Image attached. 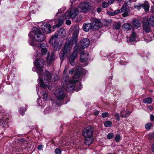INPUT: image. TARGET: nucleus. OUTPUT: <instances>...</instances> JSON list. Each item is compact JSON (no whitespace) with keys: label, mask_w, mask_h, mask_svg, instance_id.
Returning a JSON list of instances; mask_svg holds the SVG:
<instances>
[{"label":"nucleus","mask_w":154,"mask_h":154,"mask_svg":"<svg viewBox=\"0 0 154 154\" xmlns=\"http://www.w3.org/2000/svg\"><path fill=\"white\" fill-rule=\"evenodd\" d=\"M150 11L152 13L154 12V6L153 5L151 7Z\"/></svg>","instance_id":"obj_54"},{"label":"nucleus","mask_w":154,"mask_h":154,"mask_svg":"<svg viewBox=\"0 0 154 154\" xmlns=\"http://www.w3.org/2000/svg\"><path fill=\"white\" fill-rule=\"evenodd\" d=\"M128 10H129V9L127 8V6L125 5H123L122 6L121 9H120L121 13L125 11H128Z\"/></svg>","instance_id":"obj_27"},{"label":"nucleus","mask_w":154,"mask_h":154,"mask_svg":"<svg viewBox=\"0 0 154 154\" xmlns=\"http://www.w3.org/2000/svg\"><path fill=\"white\" fill-rule=\"evenodd\" d=\"M61 105V103L59 101H57L55 102H53L52 103V105L54 106L58 107Z\"/></svg>","instance_id":"obj_32"},{"label":"nucleus","mask_w":154,"mask_h":154,"mask_svg":"<svg viewBox=\"0 0 154 154\" xmlns=\"http://www.w3.org/2000/svg\"><path fill=\"white\" fill-rule=\"evenodd\" d=\"M148 108L150 111H152L153 109V107L151 106H149Z\"/></svg>","instance_id":"obj_56"},{"label":"nucleus","mask_w":154,"mask_h":154,"mask_svg":"<svg viewBox=\"0 0 154 154\" xmlns=\"http://www.w3.org/2000/svg\"><path fill=\"white\" fill-rule=\"evenodd\" d=\"M114 136V134L112 133H109L107 136V138L108 139H112Z\"/></svg>","instance_id":"obj_41"},{"label":"nucleus","mask_w":154,"mask_h":154,"mask_svg":"<svg viewBox=\"0 0 154 154\" xmlns=\"http://www.w3.org/2000/svg\"><path fill=\"white\" fill-rule=\"evenodd\" d=\"M70 43L71 42L69 41L66 42L65 43L64 47L61 50L59 56L61 61L63 60L64 57L68 53L70 52L71 50Z\"/></svg>","instance_id":"obj_7"},{"label":"nucleus","mask_w":154,"mask_h":154,"mask_svg":"<svg viewBox=\"0 0 154 154\" xmlns=\"http://www.w3.org/2000/svg\"><path fill=\"white\" fill-rule=\"evenodd\" d=\"M150 119L151 121L153 122L154 121V116L153 115H151L150 116Z\"/></svg>","instance_id":"obj_48"},{"label":"nucleus","mask_w":154,"mask_h":154,"mask_svg":"<svg viewBox=\"0 0 154 154\" xmlns=\"http://www.w3.org/2000/svg\"><path fill=\"white\" fill-rule=\"evenodd\" d=\"M66 10L65 7H63L60 9L58 11V12L55 15V17H57L58 16V14L60 13H61L64 12V11Z\"/></svg>","instance_id":"obj_31"},{"label":"nucleus","mask_w":154,"mask_h":154,"mask_svg":"<svg viewBox=\"0 0 154 154\" xmlns=\"http://www.w3.org/2000/svg\"><path fill=\"white\" fill-rule=\"evenodd\" d=\"M87 64H85V65H84L85 66H87Z\"/></svg>","instance_id":"obj_61"},{"label":"nucleus","mask_w":154,"mask_h":154,"mask_svg":"<svg viewBox=\"0 0 154 154\" xmlns=\"http://www.w3.org/2000/svg\"><path fill=\"white\" fill-rule=\"evenodd\" d=\"M45 75L44 73L41 77L38 79V83L39 84V87L38 88V85L36 86V90L38 95H39V93L42 96L43 99L44 100H46L48 98V95L47 92L45 91L44 89L48 88L49 89H51V86L49 83V81L53 82L57 80L59 78L56 74H51L48 71H46L45 72Z\"/></svg>","instance_id":"obj_3"},{"label":"nucleus","mask_w":154,"mask_h":154,"mask_svg":"<svg viewBox=\"0 0 154 154\" xmlns=\"http://www.w3.org/2000/svg\"><path fill=\"white\" fill-rule=\"evenodd\" d=\"M93 29L91 23H84L83 26V30L85 32H88L91 29Z\"/></svg>","instance_id":"obj_17"},{"label":"nucleus","mask_w":154,"mask_h":154,"mask_svg":"<svg viewBox=\"0 0 154 154\" xmlns=\"http://www.w3.org/2000/svg\"><path fill=\"white\" fill-rule=\"evenodd\" d=\"M109 115V113L108 112H105L102 113V117L103 118H105L106 117Z\"/></svg>","instance_id":"obj_45"},{"label":"nucleus","mask_w":154,"mask_h":154,"mask_svg":"<svg viewBox=\"0 0 154 154\" xmlns=\"http://www.w3.org/2000/svg\"><path fill=\"white\" fill-rule=\"evenodd\" d=\"M48 46L47 43H42L39 44L38 46V49L40 53L36 52V54L34 55V59L36 58L34 62V64L35 67L32 68L33 71H36L38 74L39 78L44 73L42 72V69L44 64L45 61L43 59L39 58L42 55H45L47 54L46 60L48 63H51L53 61V55L52 54L50 57L49 54L48 52Z\"/></svg>","instance_id":"obj_2"},{"label":"nucleus","mask_w":154,"mask_h":154,"mask_svg":"<svg viewBox=\"0 0 154 154\" xmlns=\"http://www.w3.org/2000/svg\"><path fill=\"white\" fill-rule=\"evenodd\" d=\"M74 69H72L69 70V74H72L73 72H74Z\"/></svg>","instance_id":"obj_51"},{"label":"nucleus","mask_w":154,"mask_h":154,"mask_svg":"<svg viewBox=\"0 0 154 154\" xmlns=\"http://www.w3.org/2000/svg\"><path fill=\"white\" fill-rule=\"evenodd\" d=\"M93 137H85L84 139L85 143L88 145H91L93 141Z\"/></svg>","instance_id":"obj_16"},{"label":"nucleus","mask_w":154,"mask_h":154,"mask_svg":"<svg viewBox=\"0 0 154 154\" xmlns=\"http://www.w3.org/2000/svg\"><path fill=\"white\" fill-rule=\"evenodd\" d=\"M81 54L80 61L82 63L86 62L88 59V54L85 53L83 49H82L80 51Z\"/></svg>","instance_id":"obj_13"},{"label":"nucleus","mask_w":154,"mask_h":154,"mask_svg":"<svg viewBox=\"0 0 154 154\" xmlns=\"http://www.w3.org/2000/svg\"><path fill=\"white\" fill-rule=\"evenodd\" d=\"M55 152L56 154H60L61 150L60 148H57L55 150Z\"/></svg>","instance_id":"obj_42"},{"label":"nucleus","mask_w":154,"mask_h":154,"mask_svg":"<svg viewBox=\"0 0 154 154\" xmlns=\"http://www.w3.org/2000/svg\"><path fill=\"white\" fill-rule=\"evenodd\" d=\"M93 130L91 127H87L83 131V136L85 137H93Z\"/></svg>","instance_id":"obj_11"},{"label":"nucleus","mask_w":154,"mask_h":154,"mask_svg":"<svg viewBox=\"0 0 154 154\" xmlns=\"http://www.w3.org/2000/svg\"><path fill=\"white\" fill-rule=\"evenodd\" d=\"M152 124L151 123H148L146 124L145 125V128L146 129H149L151 127Z\"/></svg>","instance_id":"obj_40"},{"label":"nucleus","mask_w":154,"mask_h":154,"mask_svg":"<svg viewBox=\"0 0 154 154\" xmlns=\"http://www.w3.org/2000/svg\"><path fill=\"white\" fill-rule=\"evenodd\" d=\"M152 4H153V6H154V1L152 2Z\"/></svg>","instance_id":"obj_60"},{"label":"nucleus","mask_w":154,"mask_h":154,"mask_svg":"<svg viewBox=\"0 0 154 154\" xmlns=\"http://www.w3.org/2000/svg\"><path fill=\"white\" fill-rule=\"evenodd\" d=\"M66 68H65L63 72V77L62 79V82L63 86L62 87H59L57 89L55 92V95L57 98L59 100L63 99L65 97V94L64 92V88L68 91H70L73 89L78 91L81 90L82 88V85L81 83L78 82L77 84L79 85L78 87L75 88V85L77 82L76 79H78L81 74L84 72L82 68L78 66L75 70V75L71 80H69L68 75L66 74L67 70L66 71ZM67 70V69H66Z\"/></svg>","instance_id":"obj_1"},{"label":"nucleus","mask_w":154,"mask_h":154,"mask_svg":"<svg viewBox=\"0 0 154 154\" xmlns=\"http://www.w3.org/2000/svg\"><path fill=\"white\" fill-rule=\"evenodd\" d=\"M79 27L78 26L76 25L72 26L71 28V31L74 32H73L79 33Z\"/></svg>","instance_id":"obj_25"},{"label":"nucleus","mask_w":154,"mask_h":154,"mask_svg":"<svg viewBox=\"0 0 154 154\" xmlns=\"http://www.w3.org/2000/svg\"><path fill=\"white\" fill-rule=\"evenodd\" d=\"M19 111L20 112V114L22 116H23L24 114V112L25 111H26V109H23L22 108H20V109L19 110Z\"/></svg>","instance_id":"obj_35"},{"label":"nucleus","mask_w":154,"mask_h":154,"mask_svg":"<svg viewBox=\"0 0 154 154\" xmlns=\"http://www.w3.org/2000/svg\"><path fill=\"white\" fill-rule=\"evenodd\" d=\"M37 106H41L42 107H43L45 105V101L43 100V101H42V100L41 98L39 97L38 98L37 100Z\"/></svg>","instance_id":"obj_22"},{"label":"nucleus","mask_w":154,"mask_h":154,"mask_svg":"<svg viewBox=\"0 0 154 154\" xmlns=\"http://www.w3.org/2000/svg\"><path fill=\"white\" fill-rule=\"evenodd\" d=\"M129 1H133V0H129ZM134 1H135V0H134Z\"/></svg>","instance_id":"obj_63"},{"label":"nucleus","mask_w":154,"mask_h":154,"mask_svg":"<svg viewBox=\"0 0 154 154\" xmlns=\"http://www.w3.org/2000/svg\"><path fill=\"white\" fill-rule=\"evenodd\" d=\"M99 111L97 110H95L94 112V115L97 116L99 114Z\"/></svg>","instance_id":"obj_53"},{"label":"nucleus","mask_w":154,"mask_h":154,"mask_svg":"<svg viewBox=\"0 0 154 154\" xmlns=\"http://www.w3.org/2000/svg\"><path fill=\"white\" fill-rule=\"evenodd\" d=\"M120 136L119 134H117L115 137V141L116 142H119V140L120 139Z\"/></svg>","instance_id":"obj_39"},{"label":"nucleus","mask_w":154,"mask_h":154,"mask_svg":"<svg viewBox=\"0 0 154 154\" xmlns=\"http://www.w3.org/2000/svg\"><path fill=\"white\" fill-rule=\"evenodd\" d=\"M152 101V99L151 97H148L144 99L143 102L146 103L150 104Z\"/></svg>","instance_id":"obj_28"},{"label":"nucleus","mask_w":154,"mask_h":154,"mask_svg":"<svg viewBox=\"0 0 154 154\" xmlns=\"http://www.w3.org/2000/svg\"><path fill=\"white\" fill-rule=\"evenodd\" d=\"M79 2V0H70V2L71 5H74L77 4Z\"/></svg>","instance_id":"obj_33"},{"label":"nucleus","mask_w":154,"mask_h":154,"mask_svg":"<svg viewBox=\"0 0 154 154\" xmlns=\"http://www.w3.org/2000/svg\"><path fill=\"white\" fill-rule=\"evenodd\" d=\"M104 24L106 26H108L110 25V21L109 20H106L104 22Z\"/></svg>","instance_id":"obj_44"},{"label":"nucleus","mask_w":154,"mask_h":154,"mask_svg":"<svg viewBox=\"0 0 154 154\" xmlns=\"http://www.w3.org/2000/svg\"><path fill=\"white\" fill-rule=\"evenodd\" d=\"M78 7L81 12L86 13L91 10V4L90 2H83L79 5Z\"/></svg>","instance_id":"obj_8"},{"label":"nucleus","mask_w":154,"mask_h":154,"mask_svg":"<svg viewBox=\"0 0 154 154\" xmlns=\"http://www.w3.org/2000/svg\"><path fill=\"white\" fill-rule=\"evenodd\" d=\"M58 35L62 38L65 37L66 33L65 30L60 29L52 36L49 41V43L52 45L56 51H59L61 48L63 43V41L58 37Z\"/></svg>","instance_id":"obj_5"},{"label":"nucleus","mask_w":154,"mask_h":154,"mask_svg":"<svg viewBox=\"0 0 154 154\" xmlns=\"http://www.w3.org/2000/svg\"><path fill=\"white\" fill-rule=\"evenodd\" d=\"M115 1H116L119 2H120L122 1V0H114Z\"/></svg>","instance_id":"obj_59"},{"label":"nucleus","mask_w":154,"mask_h":154,"mask_svg":"<svg viewBox=\"0 0 154 154\" xmlns=\"http://www.w3.org/2000/svg\"><path fill=\"white\" fill-rule=\"evenodd\" d=\"M114 1V0H109L108 1V4L110 5L112 4Z\"/></svg>","instance_id":"obj_49"},{"label":"nucleus","mask_w":154,"mask_h":154,"mask_svg":"<svg viewBox=\"0 0 154 154\" xmlns=\"http://www.w3.org/2000/svg\"><path fill=\"white\" fill-rule=\"evenodd\" d=\"M114 116L117 120L118 121H120V117L119 114L118 113H116L114 115Z\"/></svg>","instance_id":"obj_43"},{"label":"nucleus","mask_w":154,"mask_h":154,"mask_svg":"<svg viewBox=\"0 0 154 154\" xmlns=\"http://www.w3.org/2000/svg\"><path fill=\"white\" fill-rule=\"evenodd\" d=\"M112 124V122L109 121H106L104 122V126L106 127H108L110 126Z\"/></svg>","instance_id":"obj_30"},{"label":"nucleus","mask_w":154,"mask_h":154,"mask_svg":"<svg viewBox=\"0 0 154 154\" xmlns=\"http://www.w3.org/2000/svg\"><path fill=\"white\" fill-rule=\"evenodd\" d=\"M149 26L150 25L148 24V19H144L143 21V28L144 31L146 33H149L150 31Z\"/></svg>","instance_id":"obj_15"},{"label":"nucleus","mask_w":154,"mask_h":154,"mask_svg":"<svg viewBox=\"0 0 154 154\" xmlns=\"http://www.w3.org/2000/svg\"><path fill=\"white\" fill-rule=\"evenodd\" d=\"M107 14L110 16H114L115 15L114 11H108L107 12Z\"/></svg>","instance_id":"obj_46"},{"label":"nucleus","mask_w":154,"mask_h":154,"mask_svg":"<svg viewBox=\"0 0 154 154\" xmlns=\"http://www.w3.org/2000/svg\"><path fill=\"white\" fill-rule=\"evenodd\" d=\"M131 112L129 111H126L125 109L120 112L121 116L123 118H126L130 115Z\"/></svg>","instance_id":"obj_19"},{"label":"nucleus","mask_w":154,"mask_h":154,"mask_svg":"<svg viewBox=\"0 0 154 154\" xmlns=\"http://www.w3.org/2000/svg\"><path fill=\"white\" fill-rule=\"evenodd\" d=\"M28 35L29 45L33 46L34 49L36 46V43L34 40L38 42H41L44 41L45 38L44 34L38 28L36 27L33 28L32 30L29 32Z\"/></svg>","instance_id":"obj_4"},{"label":"nucleus","mask_w":154,"mask_h":154,"mask_svg":"<svg viewBox=\"0 0 154 154\" xmlns=\"http://www.w3.org/2000/svg\"><path fill=\"white\" fill-rule=\"evenodd\" d=\"M52 24L51 22H47L45 24H43L41 26L42 30L45 33H50L51 32V27Z\"/></svg>","instance_id":"obj_12"},{"label":"nucleus","mask_w":154,"mask_h":154,"mask_svg":"<svg viewBox=\"0 0 154 154\" xmlns=\"http://www.w3.org/2000/svg\"><path fill=\"white\" fill-rule=\"evenodd\" d=\"M79 9L75 8H73L70 11L66 12L65 15H62L59 17L56 21V24L53 26V28L59 27L63 23V20L65 19L72 17L74 18L79 12Z\"/></svg>","instance_id":"obj_6"},{"label":"nucleus","mask_w":154,"mask_h":154,"mask_svg":"<svg viewBox=\"0 0 154 154\" xmlns=\"http://www.w3.org/2000/svg\"><path fill=\"white\" fill-rule=\"evenodd\" d=\"M121 25L119 22H116L114 23L113 26V28L114 29L119 30L120 28Z\"/></svg>","instance_id":"obj_26"},{"label":"nucleus","mask_w":154,"mask_h":154,"mask_svg":"<svg viewBox=\"0 0 154 154\" xmlns=\"http://www.w3.org/2000/svg\"><path fill=\"white\" fill-rule=\"evenodd\" d=\"M115 15H117L119 13H121L120 10L119 9H117L115 11H114Z\"/></svg>","instance_id":"obj_47"},{"label":"nucleus","mask_w":154,"mask_h":154,"mask_svg":"<svg viewBox=\"0 0 154 154\" xmlns=\"http://www.w3.org/2000/svg\"><path fill=\"white\" fill-rule=\"evenodd\" d=\"M51 110H50V108L49 107H47L46 109H45L44 110V113L45 114L48 113L50 112H51Z\"/></svg>","instance_id":"obj_37"},{"label":"nucleus","mask_w":154,"mask_h":154,"mask_svg":"<svg viewBox=\"0 0 154 154\" xmlns=\"http://www.w3.org/2000/svg\"><path fill=\"white\" fill-rule=\"evenodd\" d=\"M78 33H76L73 32V37H72V39L73 41H72L73 42H74L75 43H76L78 41L77 39V37Z\"/></svg>","instance_id":"obj_29"},{"label":"nucleus","mask_w":154,"mask_h":154,"mask_svg":"<svg viewBox=\"0 0 154 154\" xmlns=\"http://www.w3.org/2000/svg\"><path fill=\"white\" fill-rule=\"evenodd\" d=\"M142 4H138L137 5L135 4L134 5V8L139 10L142 8Z\"/></svg>","instance_id":"obj_34"},{"label":"nucleus","mask_w":154,"mask_h":154,"mask_svg":"<svg viewBox=\"0 0 154 154\" xmlns=\"http://www.w3.org/2000/svg\"><path fill=\"white\" fill-rule=\"evenodd\" d=\"M136 37V33L134 32H133L130 37L129 39V41L131 42H134L135 40Z\"/></svg>","instance_id":"obj_23"},{"label":"nucleus","mask_w":154,"mask_h":154,"mask_svg":"<svg viewBox=\"0 0 154 154\" xmlns=\"http://www.w3.org/2000/svg\"><path fill=\"white\" fill-rule=\"evenodd\" d=\"M122 28L124 30L128 31L131 30L132 28V26L130 23H126L123 24Z\"/></svg>","instance_id":"obj_20"},{"label":"nucleus","mask_w":154,"mask_h":154,"mask_svg":"<svg viewBox=\"0 0 154 154\" xmlns=\"http://www.w3.org/2000/svg\"><path fill=\"white\" fill-rule=\"evenodd\" d=\"M130 11V10H128V11L124 12L122 14V16L123 17H126L129 16L128 12Z\"/></svg>","instance_id":"obj_38"},{"label":"nucleus","mask_w":154,"mask_h":154,"mask_svg":"<svg viewBox=\"0 0 154 154\" xmlns=\"http://www.w3.org/2000/svg\"><path fill=\"white\" fill-rule=\"evenodd\" d=\"M66 23L67 25H69L71 23V21L69 20H67L66 21Z\"/></svg>","instance_id":"obj_50"},{"label":"nucleus","mask_w":154,"mask_h":154,"mask_svg":"<svg viewBox=\"0 0 154 154\" xmlns=\"http://www.w3.org/2000/svg\"><path fill=\"white\" fill-rule=\"evenodd\" d=\"M152 137H154V134H152Z\"/></svg>","instance_id":"obj_62"},{"label":"nucleus","mask_w":154,"mask_h":154,"mask_svg":"<svg viewBox=\"0 0 154 154\" xmlns=\"http://www.w3.org/2000/svg\"><path fill=\"white\" fill-rule=\"evenodd\" d=\"M109 5L108 4V3H107L105 2H102V6L103 8H107Z\"/></svg>","instance_id":"obj_36"},{"label":"nucleus","mask_w":154,"mask_h":154,"mask_svg":"<svg viewBox=\"0 0 154 154\" xmlns=\"http://www.w3.org/2000/svg\"><path fill=\"white\" fill-rule=\"evenodd\" d=\"M77 50H75L72 54L68 57V60L72 66H74L75 64V60L77 57Z\"/></svg>","instance_id":"obj_10"},{"label":"nucleus","mask_w":154,"mask_h":154,"mask_svg":"<svg viewBox=\"0 0 154 154\" xmlns=\"http://www.w3.org/2000/svg\"><path fill=\"white\" fill-rule=\"evenodd\" d=\"M43 148V146L42 145H39L38 147V149L39 150H41Z\"/></svg>","instance_id":"obj_52"},{"label":"nucleus","mask_w":154,"mask_h":154,"mask_svg":"<svg viewBox=\"0 0 154 154\" xmlns=\"http://www.w3.org/2000/svg\"><path fill=\"white\" fill-rule=\"evenodd\" d=\"M90 41L88 38H85L82 39L80 42L81 47L82 48H85L88 46Z\"/></svg>","instance_id":"obj_14"},{"label":"nucleus","mask_w":154,"mask_h":154,"mask_svg":"<svg viewBox=\"0 0 154 154\" xmlns=\"http://www.w3.org/2000/svg\"><path fill=\"white\" fill-rule=\"evenodd\" d=\"M142 8H143L145 11H147L149 10V4L147 1H145L144 3L142 4Z\"/></svg>","instance_id":"obj_21"},{"label":"nucleus","mask_w":154,"mask_h":154,"mask_svg":"<svg viewBox=\"0 0 154 154\" xmlns=\"http://www.w3.org/2000/svg\"><path fill=\"white\" fill-rule=\"evenodd\" d=\"M132 23L134 27L136 29L141 26L140 22L137 19H134Z\"/></svg>","instance_id":"obj_18"},{"label":"nucleus","mask_w":154,"mask_h":154,"mask_svg":"<svg viewBox=\"0 0 154 154\" xmlns=\"http://www.w3.org/2000/svg\"><path fill=\"white\" fill-rule=\"evenodd\" d=\"M152 150L153 152H154V143L152 144Z\"/></svg>","instance_id":"obj_57"},{"label":"nucleus","mask_w":154,"mask_h":154,"mask_svg":"<svg viewBox=\"0 0 154 154\" xmlns=\"http://www.w3.org/2000/svg\"><path fill=\"white\" fill-rule=\"evenodd\" d=\"M82 17H80L79 18V19L78 20H79V21H80V20H81L82 19Z\"/></svg>","instance_id":"obj_58"},{"label":"nucleus","mask_w":154,"mask_h":154,"mask_svg":"<svg viewBox=\"0 0 154 154\" xmlns=\"http://www.w3.org/2000/svg\"><path fill=\"white\" fill-rule=\"evenodd\" d=\"M148 24L152 27H154V17L151 16L149 20H148Z\"/></svg>","instance_id":"obj_24"},{"label":"nucleus","mask_w":154,"mask_h":154,"mask_svg":"<svg viewBox=\"0 0 154 154\" xmlns=\"http://www.w3.org/2000/svg\"><path fill=\"white\" fill-rule=\"evenodd\" d=\"M91 22L93 29H98L101 28L102 26V23L100 19L92 18L91 19Z\"/></svg>","instance_id":"obj_9"},{"label":"nucleus","mask_w":154,"mask_h":154,"mask_svg":"<svg viewBox=\"0 0 154 154\" xmlns=\"http://www.w3.org/2000/svg\"><path fill=\"white\" fill-rule=\"evenodd\" d=\"M102 10V8L101 7H99L97 8V11L99 13Z\"/></svg>","instance_id":"obj_55"}]
</instances>
